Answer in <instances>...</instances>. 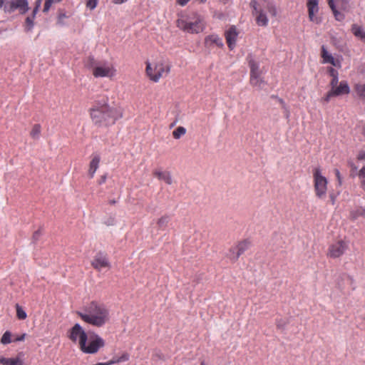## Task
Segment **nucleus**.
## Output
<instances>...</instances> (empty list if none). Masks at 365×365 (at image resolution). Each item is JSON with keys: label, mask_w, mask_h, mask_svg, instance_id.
Instances as JSON below:
<instances>
[{"label": "nucleus", "mask_w": 365, "mask_h": 365, "mask_svg": "<svg viewBox=\"0 0 365 365\" xmlns=\"http://www.w3.org/2000/svg\"><path fill=\"white\" fill-rule=\"evenodd\" d=\"M89 115L96 127L108 128L123 117V112L119 108L110 106L108 101H98L89 109Z\"/></svg>", "instance_id": "f257e3e1"}, {"label": "nucleus", "mask_w": 365, "mask_h": 365, "mask_svg": "<svg viewBox=\"0 0 365 365\" xmlns=\"http://www.w3.org/2000/svg\"><path fill=\"white\" fill-rule=\"evenodd\" d=\"M76 314L82 321L98 328L104 327L110 318L107 306L97 301H91Z\"/></svg>", "instance_id": "f03ea898"}, {"label": "nucleus", "mask_w": 365, "mask_h": 365, "mask_svg": "<svg viewBox=\"0 0 365 365\" xmlns=\"http://www.w3.org/2000/svg\"><path fill=\"white\" fill-rule=\"evenodd\" d=\"M176 24L180 30L189 34H199L205 29L204 18L197 13L181 16Z\"/></svg>", "instance_id": "7ed1b4c3"}, {"label": "nucleus", "mask_w": 365, "mask_h": 365, "mask_svg": "<svg viewBox=\"0 0 365 365\" xmlns=\"http://www.w3.org/2000/svg\"><path fill=\"white\" fill-rule=\"evenodd\" d=\"M251 6L253 8V14L255 16L256 23L259 26H267L269 20L266 12H268L272 16H277V9L275 6L268 0H252Z\"/></svg>", "instance_id": "20e7f679"}, {"label": "nucleus", "mask_w": 365, "mask_h": 365, "mask_svg": "<svg viewBox=\"0 0 365 365\" xmlns=\"http://www.w3.org/2000/svg\"><path fill=\"white\" fill-rule=\"evenodd\" d=\"M145 64V74L154 83H158L170 72L171 65L163 58H157L152 62L147 61Z\"/></svg>", "instance_id": "39448f33"}, {"label": "nucleus", "mask_w": 365, "mask_h": 365, "mask_svg": "<svg viewBox=\"0 0 365 365\" xmlns=\"http://www.w3.org/2000/svg\"><path fill=\"white\" fill-rule=\"evenodd\" d=\"M312 173L315 195L319 199H324L327 192L328 180L327 178L322 175L319 168H315Z\"/></svg>", "instance_id": "423d86ee"}, {"label": "nucleus", "mask_w": 365, "mask_h": 365, "mask_svg": "<svg viewBox=\"0 0 365 365\" xmlns=\"http://www.w3.org/2000/svg\"><path fill=\"white\" fill-rule=\"evenodd\" d=\"M349 165L351 167V176H359L362 178L361 184L364 185V180L363 178H365V152H360L356 158L349 160Z\"/></svg>", "instance_id": "0eeeda50"}, {"label": "nucleus", "mask_w": 365, "mask_h": 365, "mask_svg": "<svg viewBox=\"0 0 365 365\" xmlns=\"http://www.w3.org/2000/svg\"><path fill=\"white\" fill-rule=\"evenodd\" d=\"M105 346V341L98 334H93L90 336L89 341L84 340L83 344H81L80 349L86 354H96L98 350Z\"/></svg>", "instance_id": "6e6552de"}, {"label": "nucleus", "mask_w": 365, "mask_h": 365, "mask_svg": "<svg viewBox=\"0 0 365 365\" xmlns=\"http://www.w3.org/2000/svg\"><path fill=\"white\" fill-rule=\"evenodd\" d=\"M348 249V244L342 240L331 243L327 252V257L336 259L341 257Z\"/></svg>", "instance_id": "1a4fd4ad"}, {"label": "nucleus", "mask_w": 365, "mask_h": 365, "mask_svg": "<svg viewBox=\"0 0 365 365\" xmlns=\"http://www.w3.org/2000/svg\"><path fill=\"white\" fill-rule=\"evenodd\" d=\"M350 93V88L346 81H341L339 85L333 89H330L322 98V101L328 103L331 98L347 95Z\"/></svg>", "instance_id": "9d476101"}, {"label": "nucleus", "mask_w": 365, "mask_h": 365, "mask_svg": "<svg viewBox=\"0 0 365 365\" xmlns=\"http://www.w3.org/2000/svg\"><path fill=\"white\" fill-rule=\"evenodd\" d=\"M91 264L96 271H101L103 269H109L111 267L108 255L105 252H99L93 258Z\"/></svg>", "instance_id": "9b49d317"}, {"label": "nucleus", "mask_w": 365, "mask_h": 365, "mask_svg": "<svg viewBox=\"0 0 365 365\" xmlns=\"http://www.w3.org/2000/svg\"><path fill=\"white\" fill-rule=\"evenodd\" d=\"M116 70L113 65L104 63L93 67V75L96 78H111L115 75Z\"/></svg>", "instance_id": "f8f14e48"}, {"label": "nucleus", "mask_w": 365, "mask_h": 365, "mask_svg": "<svg viewBox=\"0 0 365 365\" xmlns=\"http://www.w3.org/2000/svg\"><path fill=\"white\" fill-rule=\"evenodd\" d=\"M68 337L73 342L78 341L79 346L83 344L84 340H88L87 334L79 324H76L71 329Z\"/></svg>", "instance_id": "ddd939ff"}, {"label": "nucleus", "mask_w": 365, "mask_h": 365, "mask_svg": "<svg viewBox=\"0 0 365 365\" xmlns=\"http://www.w3.org/2000/svg\"><path fill=\"white\" fill-rule=\"evenodd\" d=\"M28 9L29 6L26 0H11L8 1L4 6V10L8 12L19 10L20 13L24 14Z\"/></svg>", "instance_id": "4468645a"}, {"label": "nucleus", "mask_w": 365, "mask_h": 365, "mask_svg": "<svg viewBox=\"0 0 365 365\" xmlns=\"http://www.w3.org/2000/svg\"><path fill=\"white\" fill-rule=\"evenodd\" d=\"M307 7L309 21L317 24H320L322 19L320 17L317 16V14L319 11V1L307 0Z\"/></svg>", "instance_id": "2eb2a0df"}, {"label": "nucleus", "mask_w": 365, "mask_h": 365, "mask_svg": "<svg viewBox=\"0 0 365 365\" xmlns=\"http://www.w3.org/2000/svg\"><path fill=\"white\" fill-rule=\"evenodd\" d=\"M321 56L322 58V63H330L339 68L341 67V61L339 58H334L331 54L329 53L324 46H322Z\"/></svg>", "instance_id": "dca6fc26"}, {"label": "nucleus", "mask_w": 365, "mask_h": 365, "mask_svg": "<svg viewBox=\"0 0 365 365\" xmlns=\"http://www.w3.org/2000/svg\"><path fill=\"white\" fill-rule=\"evenodd\" d=\"M227 46L230 50L235 47L238 32L235 26H231L225 34Z\"/></svg>", "instance_id": "f3484780"}, {"label": "nucleus", "mask_w": 365, "mask_h": 365, "mask_svg": "<svg viewBox=\"0 0 365 365\" xmlns=\"http://www.w3.org/2000/svg\"><path fill=\"white\" fill-rule=\"evenodd\" d=\"M153 175L159 180L164 181L167 185L173 184V178L170 172L158 168L153 170Z\"/></svg>", "instance_id": "a211bd4d"}, {"label": "nucleus", "mask_w": 365, "mask_h": 365, "mask_svg": "<svg viewBox=\"0 0 365 365\" xmlns=\"http://www.w3.org/2000/svg\"><path fill=\"white\" fill-rule=\"evenodd\" d=\"M247 61L248 63V66L250 69V76H253L256 74H262V71L259 68V63L257 62L253 57L252 54H249L247 56Z\"/></svg>", "instance_id": "6ab92c4d"}, {"label": "nucleus", "mask_w": 365, "mask_h": 365, "mask_svg": "<svg viewBox=\"0 0 365 365\" xmlns=\"http://www.w3.org/2000/svg\"><path fill=\"white\" fill-rule=\"evenodd\" d=\"M205 45L207 47H212L213 46H216L219 48H221L223 46V42L221 38L219 37V36L216 34H212L210 36H207L205 38Z\"/></svg>", "instance_id": "aec40b11"}, {"label": "nucleus", "mask_w": 365, "mask_h": 365, "mask_svg": "<svg viewBox=\"0 0 365 365\" xmlns=\"http://www.w3.org/2000/svg\"><path fill=\"white\" fill-rule=\"evenodd\" d=\"M101 157L98 154H93L92 159L89 164L88 174L91 178H93L95 173L99 167Z\"/></svg>", "instance_id": "412c9836"}, {"label": "nucleus", "mask_w": 365, "mask_h": 365, "mask_svg": "<svg viewBox=\"0 0 365 365\" xmlns=\"http://www.w3.org/2000/svg\"><path fill=\"white\" fill-rule=\"evenodd\" d=\"M262 74H256L253 76H250V83L253 87H257L259 89H261L262 86L265 84V81L264 78L262 76Z\"/></svg>", "instance_id": "4be33fe9"}, {"label": "nucleus", "mask_w": 365, "mask_h": 365, "mask_svg": "<svg viewBox=\"0 0 365 365\" xmlns=\"http://www.w3.org/2000/svg\"><path fill=\"white\" fill-rule=\"evenodd\" d=\"M0 364L2 365H22V361L19 358H0Z\"/></svg>", "instance_id": "5701e85b"}, {"label": "nucleus", "mask_w": 365, "mask_h": 365, "mask_svg": "<svg viewBox=\"0 0 365 365\" xmlns=\"http://www.w3.org/2000/svg\"><path fill=\"white\" fill-rule=\"evenodd\" d=\"M240 255L241 254L240 253V251L238 252V247L236 245L230 248L227 254L228 258L232 262H236Z\"/></svg>", "instance_id": "b1692460"}, {"label": "nucleus", "mask_w": 365, "mask_h": 365, "mask_svg": "<svg viewBox=\"0 0 365 365\" xmlns=\"http://www.w3.org/2000/svg\"><path fill=\"white\" fill-rule=\"evenodd\" d=\"M170 220V216L168 215H164L158 218L157 220V225L160 229H165L167 227Z\"/></svg>", "instance_id": "393cba45"}, {"label": "nucleus", "mask_w": 365, "mask_h": 365, "mask_svg": "<svg viewBox=\"0 0 365 365\" xmlns=\"http://www.w3.org/2000/svg\"><path fill=\"white\" fill-rule=\"evenodd\" d=\"M238 247V252L240 251V253L241 255L249 249L250 246V242L247 240H244L242 241L238 242L237 244H235Z\"/></svg>", "instance_id": "a878e982"}, {"label": "nucleus", "mask_w": 365, "mask_h": 365, "mask_svg": "<svg viewBox=\"0 0 365 365\" xmlns=\"http://www.w3.org/2000/svg\"><path fill=\"white\" fill-rule=\"evenodd\" d=\"M40 5H41V0H38V1H36V6L34 9L32 16L31 17V16H28L26 18V26H28V29H30L33 26V19H34L35 14L37 12Z\"/></svg>", "instance_id": "bb28decb"}, {"label": "nucleus", "mask_w": 365, "mask_h": 365, "mask_svg": "<svg viewBox=\"0 0 365 365\" xmlns=\"http://www.w3.org/2000/svg\"><path fill=\"white\" fill-rule=\"evenodd\" d=\"M354 93H355L359 97L365 96V84H355L354 86Z\"/></svg>", "instance_id": "cd10ccee"}, {"label": "nucleus", "mask_w": 365, "mask_h": 365, "mask_svg": "<svg viewBox=\"0 0 365 365\" xmlns=\"http://www.w3.org/2000/svg\"><path fill=\"white\" fill-rule=\"evenodd\" d=\"M327 2H328V4H329V7L331 9V11H333V14H334L336 19L338 20V21L342 20L343 16H342V14L340 12H339L336 10V6H335L334 3V0H327Z\"/></svg>", "instance_id": "c85d7f7f"}, {"label": "nucleus", "mask_w": 365, "mask_h": 365, "mask_svg": "<svg viewBox=\"0 0 365 365\" xmlns=\"http://www.w3.org/2000/svg\"><path fill=\"white\" fill-rule=\"evenodd\" d=\"M41 132V127L39 124H35L30 132V135L34 139H38Z\"/></svg>", "instance_id": "c756f323"}, {"label": "nucleus", "mask_w": 365, "mask_h": 365, "mask_svg": "<svg viewBox=\"0 0 365 365\" xmlns=\"http://www.w3.org/2000/svg\"><path fill=\"white\" fill-rule=\"evenodd\" d=\"M16 317L20 320H24L27 317L26 312L23 308L18 304H16Z\"/></svg>", "instance_id": "7c9ffc66"}, {"label": "nucleus", "mask_w": 365, "mask_h": 365, "mask_svg": "<svg viewBox=\"0 0 365 365\" xmlns=\"http://www.w3.org/2000/svg\"><path fill=\"white\" fill-rule=\"evenodd\" d=\"M12 334L9 331H6L4 332L3 336L1 338V343L2 344H8L13 341V339H11Z\"/></svg>", "instance_id": "2f4dec72"}, {"label": "nucleus", "mask_w": 365, "mask_h": 365, "mask_svg": "<svg viewBox=\"0 0 365 365\" xmlns=\"http://www.w3.org/2000/svg\"><path fill=\"white\" fill-rule=\"evenodd\" d=\"M351 31L356 37H359L360 38H363L364 37H365V34L364 33L362 29L356 24H354L352 26Z\"/></svg>", "instance_id": "473e14b6"}, {"label": "nucleus", "mask_w": 365, "mask_h": 365, "mask_svg": "<svg viewBox=\"0 0 365 365\" xmlns=\"http://www.w3.org/2000/svg\"><path fill=\"white\" fill-rule=\"evenodd\" d=\"M186 133V129L182 126L178 127L173 132V136L175 139H179Z\"/></svg>", "instance_id": "72a5a7b5"}, {"label": "nucleus", "mask_w": 365, "mask_h": 365, "mask_svg": "<svg viewBox=\"0 0 365 365\" xmlns=\"http://www.w3.org/2000/svg\"><path fill=\"white\" fill-rule=\"evenodd\" d=\"M62 0H46L43 11L47 12L50 9L51 6L53 4H57L61 1Z\"/></svg>", "instance_id": "f704fd0d"}, {"label": "nucleus", "mask_w": 365, "mask_h": 365, "mask_svg": "<svg viewBox=\"0 0 365 365\" xmlns=\"http://www.w3.org/2000/svg\"><path fill=\"white\" fill-rule=\"evenodd\" d=\"M119 358L118 356H113L110 361L106 362V363H100L98 365H112L114 364L120 363L118 361Z\"/></svg>", "instance_id": "c9c22d12"}, {"label": "nucleus", "mask_w": 365, "mask_h": 365, "mask_svg": "<svg viewBox=\"0 0 365 365\" xmlns=\"http://www.w3.org/2000/svg\"><path fill=\"white\" fill-rule=\"evenodd\" d=\"M339 82L338 76L331 78V80L330 81V83H329V85L331 87L330 89L334 88L336 86H337L339 85Z\"/></svg>", "instance_id": "e433bc0d"}, {"label": "nucleus", "mask_w": 365, "mask_h": 365, "mask_svg": "<svg viewBox=\"0 0 365 365\" xmlns=\"http://www.w3.org/2000/svg\"><path fill=\"white\" fill-rule=\"evenodd\" d=\"M98 4V0H88L86 6L90 9H94Z\"/></svg>", "instance_id": "4c0bfd02"}, {"label": "nucleus", "mask_w": 365, "mask_h": 365, "mask_svg": "<svg viewBox=\"0 0 365 365\" xmlns=\"http://www.w3.org/2000/svg\"><path fill=\"white\" fill-rule=\"evenodd\" d=\"M327 72L331 78L336 77L339 76L338 71L332 67L327 68Z\"/></svg>", "instance_id": "58836bf2"}, {"label": "nucleus", "mask_w": 365, "mask_h": 365, "mask_svg": "<svg viewBox=\"0 0 365 365\" xmlns=\"http://www.w3.org/2000/svg\"><path fill=\"white\" fill-rule=\"evenodd\" d=\"M119 359L118 361L120 362L127 361L129 360L130 356L127 352H123L122 354L118 356Z\"/></svg>", "instance_id": "ea45409f"}, {"label": "nucleus", "mask_w": 365, "mask_h": 365, "mask_svg": "<svg viewBox=\"0 0 365 365\" xmlns=\"http://www.w3.org/2000/svg\"><path fill=\"white\" fill-rule=\"evenodd\" d=\"M334 173H335L336 178L337 179L339 185H341V184H342V178H341V173H340L339 170L338 169H335L334 170Z\"/></svg>", "instance_id": "a19ab883"}, {"label": "nucleus", "mask_w": 365, "mask_h": 365, "mask_svg": "<svg viewBox=\"0 0 365 365\" xmlns=\"http://www.w3.org/2000/svg\"><path fill=\"white\" fill-rule=\"evenodd\" d=\"M26 334H25V333L22 334L21 335L15 337L13 339V341H24L25 339V338H26Z\"/></svg>", "instance_id": "79ce46f5"}, {"label": "nucleus", "mask_w": 365, "mask_h": 365, "mask_svg": "<svg viewBox=\"0 0 365 365\" xmlns=\"http://www.w3.org/2000/svg\"><path fill=\"white\" fill-rule=\"evenodd\" d=\"M41 235V232L40 230L36 231L33 235L34 241L36 242V241L38 240Z\"/></svg>", "instance_id": "37998d69"}, {"label": "nucleus", "mask_w": 365, "mask_h": 365, "mask_svg": "<svg viewBox=\"0 0 365 365\" xmlns=\"http://www.w3.org/2000/svg\"><path fill=\"white\" fill-rule=\"evenodd\" d=\"M66 18V14H61L59 15L58 16V24H60V25H63V19Z\"/></svg>", "instance_id": "c03bdc74"}, {"label": "nucleus", "mask_w": 365, "mask_h": 365, "mask_svg": "<svg viewBox=\"0 0 365 365\" xmlns=\"http://www.w3.org/2000/svg\"><path fill=\"white\" fill-rule=\"evenodd\" d=\"M106 178H107V177H106V175H102V176L101 177V178L99 179V180H98V184H99V185H102V184L105 183V182H106Z\"/></svg>", "instance_id": "a18cd8bd"}, {"label": "nucleus", "mask_w": 365, "mask_h": 365, "mask_svg": "<svg viewBox=\"0 0 365 365\" xmlns=\"http://www.w3.org/2000/svg\"><path fill=\"white\" fill-rule=\"evenodd\" d=\"M190 0H177V3L180 6L186 5Z\"/></svg>", "instance_id": "49530a36"}, {"label": "nucleus", "mask_w": 365, "mask_h": 365, "mask_svg": "<svg viewBox=\"0 0 365 365\" xmlns=\"http://www.w3.org/2000/svg\"><path fill=\"white\" fill-rule=\"evenodd\" d=\"M113 1L116 4H121L127 1L128 0H113Z\"/></svg>", "instance_id": "de8ad7c7"}, {"label": "nucleus", "mask_w": 365, "mask_h": 365, "mask_svg": "<svg viewBox=\"0 0 365 365\" xmlns=\"http://www.w3.org/2000/svg\"><path fill=\"white\" fill-rule=\"evenodd\" d=\"M8 0H0V8H1L4 5V4Z\"/></svg>", "instance_id": "09e8293b"}, {"label": "nucleus", "mask_w": 365, "mask_h": 365, "mask_svg": "<svg viewBox=\"0 0 365 365\" xmlns=\"http://www.w3.org/2000/svg\"><path fill=\"white\" fill-rule=\"evenodd\" d=\"M330 198H331V201L332 205H334V202H335L334 197L331 195H330Z\"/></svg>", "instance_id": "8fccbe9b"}, {"label": "nucleus", "mask_w": 365, "mask_h": 365, "mask_svg": "<svg viewBox=\"0 0 365 365\" xmlns=\"http://www.w3.org/2000/svg\"><path fill=\"white\" fill-rule=\"evenodd\" d=\"M200 365H208L205 361L200 362Z\"/></svg>", "instance_id": "3c124183"}, {"label": "nucleus", "mask_w": 365, "mask_h": 365, "mask_svg": "<svg viewBox=\"0 0 365 365\" xmlns=\"http://www.w3.org/2000/svg\"><path fill=\"white\" fill-rule=\"evenodd\" d=\"M109 203H110V205H113V204H115V200H110V201L109 202Z\"/></svg>", "instance_id": "603ef678"}]
</instances>
